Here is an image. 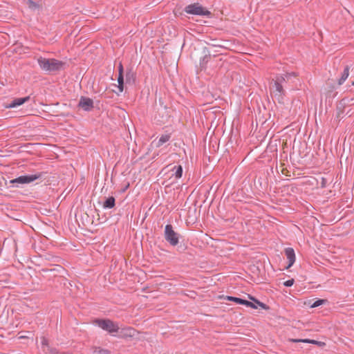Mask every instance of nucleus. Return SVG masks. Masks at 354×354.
Instances as JSON below:
<instances>
[{
	"instance_id": "34",
	"label": "nucleus",
	"mask_w": 354,
	"mask_h": 354,
	"mask_svg": "<svg viewBox=\"0 0 354 354\" xmlns=\"http://www.w3.org/2000/svg\"><path fill=\"white\" fill-rule=\"evenodd\" d=\"M352 85H353V86H354V81L352 82Z\"/></svg>"
},
{
	"instance_id": "6",
	"label": "nucleus",
	"mask_w": 354,
	"mask_h": 354,
	"mask_svg": "<svg viewBox=\"0 0 354 354\" xmlns=\"http://www.w3.org/2000/svg\"><path fill=\"white\" fill-rule=\"evenodd\" d=\"M165 238L173 246L178 243V236L174 231L171 225H167L165 228Z\"/></svg>"
},
{
	"instance_id": "10",
	"label": "nucleus",
	"mask_w": 354,
	"mask_h": 354,
	"mask_svg": "<svg viewBox=\"0 0 354 354\" xmlns=\"http://www.w3.org/2000/svg\"><path fill=\"white\" fill-rule=\"evenodd\" d=\"M136 75L133 67H128L125 74L126 84H133L136 82Z\"/></svg>"
},
{
	"instance_id": "22",
	"label": "nucleus",
	"mask_w": 354,
	"mask_h": 354,
	"mask_svg": "<svg viewBox=\"0 0 354 354\" xmlns=\"http://www.w3.org/2000/svg\"><path fill=\"white\" fill-rule=\"evenodd\" d=\"M294 281H295L293 279H288V280L286 281L285 282H283V285L286 287H290L294 284Z\"/></svg>"
},
{
	"instance_id": "33",
	"label": "nucleus",
	"mask_w": 354,
	"mask_h": 354,
	"mask_svg": "<svg viewBox=\"0 0 354 354\" xmlns=\"http://www.w3.org/2000/svg\"><path fill=\"white\" fill-rule=\"evenodd\" d=\"M300 131H301V129L299 128L297 133H299Z\"/></svg>"
},
{
	"instance_id": "17",
	"label": "nucleus",
	"mask_w": 354,
	"mask_h": 354,
	"mask_svg": "<svg viewBox=\"0 0 354 354\" xmlns=\"http://www.w3.org/2000/svg\"><path fill=\"white\" fill-rule=\"evenodd\" d=\"M174 170H175L174 175L176 178H180L183 174V167L180 165L175 166L174 167Z\"/></svg>"
},
{
	"instance_id": "23",
	"label": "nucleus",
	"mask_w": 354,
	"mask_h": 354,
	"mask_svg": "<svg viewBox=\"0 0 354 354\" xmlns=\"http://www.w3.org/2000/svg\"><path fill=\"white\" fill-rule=\"evenodd\" d=\"M292 341L294 342L310 343V339H292Z\"/></svg>"
},
{
	"instance_id": "32",
	"label": "nucleus",
	"mask_w": 354,
	"mask_h": 354,
	"mask_svg": "<svg viewBox=\"0 0 354 354\" xmlns=\"http://www.w3.org/2000/svg\"><path fill=\"white\" fill-rule=\"evenodd\" d=\"M288 128H289V127H285V128H284V129H283V130H288Z\"/></svg>"
},
{
	"instance_id": "4",
	"label": "nucleus",
	"mask_w": 354,
	"mask_h": 354,
	"mask_svg": "<svg viewBox=\"0 0 354 354\" xmlns=\"http://www.w3.org/2000/svg\"><path fill=\"white\" fill-rule=\"evenodd\" d=\"M95 323L100 328L110 333L118 332L119 330L118 324L109 319H97L95 321Z\"/></svg>"
},
{
	"instance_id": "24",
	"label": "nucleus",
	"mask_w": 354,
	"mask_h": 354,
	"mask_svg": "<svg viewBox=\"0 0 354 354\" xmlns=\"http://www.w3.org/2000/svg\"><path fill=\"white\" fill-rule=\"evenodd\" d=\"M161 106H167V105L165 104V102H164L162 98L160 97L159 100H158V104H156V107H161Z\"/></svg>"
},
{
	"instance_id": "20",
	"label": "nucleus",
	"mask_w": 354,
	"mask_h": 354,
	"mask_svg": "<svg viewBox=\"0 0 354 354\" xmlns=\"http://www.w3.org/2000/svg\"><path fill=\"white\" fill-rule=\"evenodd\" d=\"M283 95H284V94H282V93H275L274 94L275 97L277 98V101L279 103H283Z\"/></svg>"
},
{
	"instance_id": "14",
	"label": "nucleus",
	"mask_w": 354,
	"mask_h": 354,
	"mask_svg": "<svg viewBox=\"0 0 354 354\" xmlns=\"http://www.w3.org/2000/svg\"><path fill=\"white\" fill-rule=\"evenodd\" d=\"M348 75H349V66H346L344 68L343 73H342L341 77L338 80V84L342 85L346 81V80L348 78Z\"/></svg>"
},
{
	"instance_id": "3",
	"label": "nucleus",
	"mask_w": 354,
	"mask_h": 354,
	"mask_svg": "<svg viewBox=\"0 0 354 354\" xmlns=\"http://www.w3.org/2000/svg\"><path fill=\"white\" fill-rule=\"evenodd\" d=\"M227 299L229 301H234L239 304L245 305V306H246L248 307H250L253 309H257V308H258L259 306L262 308L263 309H267V306L265 304H263L255 299H253V298H252V299L254 300V303L249 301L248 300L241 299V298L234 297H230V296H227Z\"/></svg>"
},
{
	"instance_id": "18",
	"label": "nucleus",
	"mask_w": 354,
	"mask_h": 354,
	"mask_svg": "<svg viewBox=\"0 0 354 354\" xmlns=\"http://www.w3.org/2000/svg\"><path fill=\"white\" fill-rule=\"evenodd\" d=\"M324 302H325V300H324V299H318V300L315 301L313 304H311L310 307L311 308L318 307V306L322 305Z\"/></svg>"
},
{
	"instance_id": "30",
	"label": "nucleus",
	"mask_w": 354,
	"mask_h": 354,
	"mask_svg": "<svg viewBox=\"0 0 354 354\" xmlns=\"http://www.w3.org/2000/svg\"><path fill=\"white\" fill-rule=\"evenodd\" d=\"M310 344H318L319 342L314 339H310Z\"/></svg>"
},
{
	"instance_id": "1",
	"label": "nucleus",
	"mask_w": 354,
	"mask_h": 354,
	"mask_svg": "<svg viewBox=\"0 0 354 354\" xmlns=\"http://www.w3.org/2000/svg\"><path fill=\"white\" fill-rule=\"evenodd\" d=\"M37 63L41 70L52 73L64 69L66 63L56 59H47L40 57L37 59Z\"/></svg>"
},
{
	"instance_id": "11",
	"label": "nucleus",
	"mask_w": 354,
	"mask_h": 354,
	"mask_svg": "<svg viewBox=\"0 0 354 354\" xmlns=\"http://www.w3.org/2000/svg\"><path fill=\"white\" fill-rule=\"evenodd\" d=\"M285 254H286V257H287V259L288 260V265L286 267V268H289L290 267H291L294 264V263L295 261V251L291 248H287L285 250Z\"/></svg>"
},
{
	"instance_id": "19",
	"label": "nucleus",
	"mask_w": 354,
	"mask_h": 354,
	"mask_svg": "<svg viewBox=\"0 0 354 354\" xmlns=\"http://www.w3.org/2000/svg\"><path fill=\"white\" fill-rule=\"evenodd\" d=\"M94 354H107L108 351L106 350L100 348H95L93 351Z\"/></svg>"
},
{
	"instance_id": "12",
	"label": "nucleus",
	"mask_w": 354,
	"mask_h": 354,
	"mask_svg": "<svg viewBox=\"0 0 354 354\" xmlns=\"http://www.w3.org/2000/svg\"><path fill=\"white\" fill-rule=\"evenodd\" d=\"M30 96H26L24 97H19V98H15L13 100L11 101V102L9 104L8 106H7L8 108H15L19 106L22 105L23 104L27 102L30 100Z\"/></svg>"
},
{
	"instance_id": "31",
	"label": "nucleus",
	"mask_w": 354,
	"mask_h": 354,
	"mask_svg": "<svg viewBox=\"0 0 354 354\" xmlns=\"http://www.w3.org/2000/svg\"><path fill=\"white\" fill-rule=\"evenodd\" d=\"M30 6H33V7H36L37 6V3H35L34 1H30Z\"/></svg>"
},
{
	"instance_id": "15",
	"label": "nucleus",
	"mask_w": 354,
	"mask_h": 354,
	"mask_svg": "<svg viewBox=\"0 0 354 354\" xmlns=\"http://www.w3.org/2000/svg\"><path fill=\"white\" fill-rule=\"evenodd\" d=\"M114 205H115V198L113 197H109L105 201L103 207L104 208L110 209V208L113 207Z\"/></svg>"
},
{
	"instance_id": "13",
	"label": "nucleus",
	"mask_w": 354,
	"mask_h": 354,
	"mask_svg": "<svg viewBox=\"0 0 354 354\" xmlns=\"http://www.w3.org/2000/svg\"><path fill=\"white\" fill-rule=\"evenodd\" d=\"M169 134H162L158 141L153 142V145L156 147H160L167 142L169 140Z\"/></svg>"
},
{
	"instance_id": "35",
	"label": "nucleus",
	"mask_w": 354,
	"mask_h": 354,
	"mask_svg": "<svg viewBox=\"0 0 354 354\" xmlns=\"http://www.w3.org/2000/svg\"><path fill=\"white\" fill-rule=\"evenodd\" d=\"M53 354H56L55 353H53Z\"/></svg>"
},
{
	"instance_id": "28",
	"label": "nucleus",
	"mask_w": 354,
	"mask_h": 354,
	"mask_svg": "<svg viewBox=\"0 0 354 354\" xmlns=\"http://www.w3.org/2000/svg\"><path fill=\"white\" fill-rule=\"evenodd\" d=\"M275 81H279V84H281V83L285 81V77L283 76H279Z\"/></svg>"
},
{
	"instance_id": "26",
	"label": "nucleus",
	"mask_w": 354,
	"mask_h": 354,
	"mask_svg": "<svg viewBox=\"0 0 354 354\" xmlns=\"http://www.w3.org/2000/svg\"><path fill=\"white\" fill-rule=\"evenodd\" d=\"M118 84H120V83L124 84V74H122V75L118 74Z\"/></svg>"
},
{
	"instance_id": "2",
	"label": "nucleus",
	"mask_w": 354,
	"mask_h": 354,
	"mask_svg": "<svg viewBox=\"0 0 354 354\" xmlns=\"http://www.w3.org/2000/svg\"><path fill=\"white\" fill-rule=\"evenodd\" d=\"M184 11L187 14L194 15L206 16L208 17L212 16L211 12L199 3H194L185 6Z\"/></svg>"
},
{
	"instance_id": "21",
	"label": "nucleus",
	"mask_w": 354,
	"mask_h": 354,
	"mask_svg": "<svg viewBox=\"0 0 354 354\" xmlns=\"http://www.w3.org/2000/svg\"><path fill=\"white\" fill-rule=\"evenodd\" d=\"M337 115L336 117L337 118H342V115L344 113V109L342 108V107H339V106H337Z\"/></svg>"
},
{
	"instance_id": "27",
	"label": "nucleus",
	"mask_w": 354,
	"mask_h": 354,
	"mask_svg": "<svg viewBox=\"0 0 354 354\" xmlns=\"http://www.w3.org/2000/svg\"><path fill=\"white\" fill-rule=\"evenodd\" d=\"M41 344H42V346H47L48 340L45 337H41Z\"/></svg>"
},
{
	"instance_id": "7",
	"label": "nucleus",
	"mask_w": 354,
	"mask_h": 354,
	"mask_svg": "<svg viewBox=\"0 0 354 354\" xmlns=\"http://www.w3.org/2000/svg\"><path fill=\"white\" fill-rule=\"evenodd\" d=\"M40 175L38 174H32L27 176H21L18 178H16L13 180H11L10 183L11 184H27L39 178Z\"/></svg>"
},
{
	"instance_id": "9",
	"label": "nucleus",
	"mask_w": 354,
	"mask_h": 354,
	"mask_svg": "<svg viewBox=\"0 0 354 354\" xmlns=\"http://www.w3.org/2000/svg\"><path fill=\"white\" fill-rule=\"evenodd\" d=\"M203 57L200 59V68L201 70H205L207 67V63L211 58V53L208 48L204 47L203 48Z\"/></svg>"
},
{
	"instance_id": "29",
	"label": "nucleus",
	"mask_w": 354,
	"mask_h": 354,
	"mask_svg": "<svg viewBox=\"0 0 354 354\" xmlns=\"http://www.w3.org/2000/svg\"><path fill=\"white\" fill-rule=\"evenodd\" d=\"M118 87L120 92H122L124 90V84H121V83L118 84Z\"/></svg>"
},
{
	"instance_id": "8",
	"label": "nucleus",
	"mask_w": 354,
	"mask_h": 354,
	"mask_svg": "<svg viewBox=\"0 0 354 354\" xmlns=\"http://www.w3.org/2000/svg\"><path fill=\"white\" fill-rule=\"evenodd\" d=\"M77 106L85 111H90L94 107L93 100L90 97L82 96Z\"/></svg>"
},
{
	"instance_id": "25",
	"label": "nucleus",
	"mask_w": 354,
	"mask_h": 354,
	"mask_svg": "<svg viewBox=\"0 0 354 354\" xmlns=\"http://www.w3.org/2000/svg\"><path fill=\"white\" fill-rule=\"evenodd\" d=\"M118 74L119 75L124 74V68H123V65L121 62H120L119 66H118Z\"/></svg>"
},
{
	"instance_id": "16",
	"label": "nucleus",
	"mask_w": 354,
	"mask_h": 354,
	"mask_svg": "<svg viewBox=\"0 0 354 354\" xmlns=\"http://www.w3.org/2000/svg\"><path fill=\"white\" fill-rule=\"evenodd\" d=\"M274 87H275V90L274 91V94L275 93L285 94V91L283 90L282 85L281 84H279V81H274Z\"/></svg>"
},
{
	"instance_id": "5",
	"label": "nucleus",
	"mask_w": 354,
	"mask_h": 354,
	"mask_svg": "<svg viewBox=\"0 0 354 354\" xmlns=\"http://www.w3.org/2000/svg\"><path fill=\"white\" fill-rule=\"evenodd\" d=\"M154 120L160 123L166 122L170 117L167 106H161L156 108Z\"/></svg>"
}]
</instances>
